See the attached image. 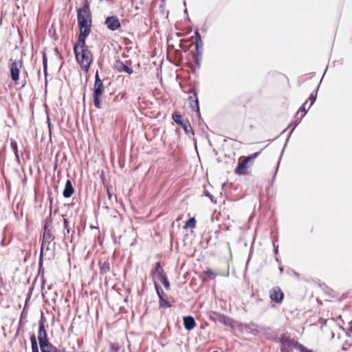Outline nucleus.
Wrapping results in <instances>:
<instances>
[{
  "label": "nucleus",
  "mask_w": 352,
  "mask_h": 352,
  "mask_svg": "<svg viewBox=\"0 0 352 352\" xmlns=\"http://www.w3.org/2000/svg\"><path fill=\"white\" fill-rule=\"evenodd\" d=\"M107 194H108L109 199H111V194L109 192V188H107Z\"/></svg>",
  "instance_id": "35"
},
{
  "label": "nucleus",
  "mask_w": 352,
  "mask_h": 352,
  "mask_svg": "<svg viewBox=\"0 0 352 352\" xmlns=\"http://www.w3.org/2000/svg\"><path fill=\"white\" fill-rule=\"evenodd\" d=\"M11 146L14 149V151L15 152V155L17 156L18 150H17V144H16V143L15 142H11Z\"/></svg>",
  "instance_id": "33"
},
{
  "label": "nucleus",
  "mask_w": 352,
  "mask_h": 352,
  "mask_svg": "<svg viewBox=\"0 0 352 352\" xmlns=\"http://www.w3.org/2000/svg\"><path fill=\"white\" fill-rule=\"evenodd\" d=\"M172 118L174 120V122L178 124L181 125L184 122V120L182 118V116L179 112H175L172 115Z\"/></svg>",
  "instance_id": "23"
},
{
  "label": "nucleus",
  "mask_w": 352,
  "mask_h": 352,
  "mask_svg": "<svg viewBox=\"0 0 352 352\" xmlns=\"http://www.w3.org/2000/svg\"><path fill=\"white\" fill-rule=\"evenodd\" d=\"M155 288L159 297V307L162 308L170 307L172 306L171 298L164 292L158 283H155Z\"/></svg>",
  "instance_id": "6"
},
{
  "label": "nucleus",
  "mask_w": 352,
  "mask_h": 352,
  "mask_svg": "<svg viewBox=\"0 0 352 352\" xmlns=\"http://www.w3.org/2000/svg\"><path fill=\"white\" fill-rule=\"evenodd\" d=\"M195 44L197 51H198L199 48L202 46L201 35L198 31H195Z\"/></svg>",
  "instance_id": "22"
},
{
  "label": "nucleus",
  "mask_w": 352,
  "mask_h": 352,
  "mask_svg": "<svg viewBox=\"0 0 352 352\" xmlns=\"http://www.w3.org/2000/svg\"><path fill=\"white\" fill-rule=\"evenodd\" d=\"M104 90L102 80L100 78L98 73L95 76V82L93 88V101L94 107L97 109L101 108V98Z\"/></svg>",
  "instance_id": "4"
},
{
  "label": "nucleus",
  "mask_w": 352,
  "mask_h": 352,
  "mask_svg": "<svg viewBox=\"0 0 352 352\" xmlns=\"http://www.w3.org/2000/svg\"><path fill=\"white\" fill-rule=\"evenodd\" d=\"M63 224L64 227L66 230V232H64V235L66 236L67 234H69L71 232V228L69 226V221L65 217H63Z\"/></svg>",
  "instance_id": "28"
},
{
  "label": "nucleus",
  "mask_w": 352,
  "mask_h": 352,
  "mask_svg": "<svg viewBox=\"0 0 352 352\" xmlns=\"http://www.w3.org/2000/svg\"><path fill=\"white\" fill-rule=\"evenodd\" d=\"M280 344L281 352H290L293 348H296L298 351V346L302 345L298 342L287 337H282L280 339Z\"/></svg>",
  "instance_id": "8"
},
{
  "label": "nucleus",
  "mask_w": 352,
  "mask_h": 352,
  "mask_svg": "<svg viewBox=\"0 0 352 352\" xmlns=\"http://www.w3.org/2000/svg\"><path fill=\"white\" fill-rule=\"evenodd\" d=\"M318 87V86L317 85H315L314 91L311 94L309 98V100L311 101V103L308 105V109H309L311 107V105L314 103L316 99Z\"/></svg>",
  "instance_id": "25"
},
{
  "label": "nucleus",
  "mask_w": 352,
  "mask_h": 352,
  "mask_svg": "<svg viewBox=\"0 0 352 352\" xmlns=\"http://www.w3.org/2000/svg\"><path fill=\"white\" fill-rule=\"evenodd\" d=\"M161 282L166 290H169L170 289V284L167 277L162 280Z\"/></svg>",
  "instance_id": "30"
},
{
  "label": "nucleus",
  "mask_w": 352,
  "mask_h": 352,
  "mask_svg": "<svg viewBox=\"0 0 352 352\" xmlns=\"http://www.w3.org/2000/svg\"><path fill=\"white\" fill-rule=\"evenodd\" d=\"M250 101V98L248 97L239 98L234 102V107L236 111H238L240 107L245 108L246 104H248Z\"/></svg>",
  "instance_id": "17"
},
{
  "label": "nucleus",
  "mask_w": 352,
  "mask_h": 352,
  "mask_svg": "<svg viewBox=\"0 0 352 352\" xmlns=\"http://www.w3.org/2000/svg\"><path fill=\"white\" fill-rule=\"evenodd\" d=\"M213 320L214 321L219 322L226 327H232L233 324L232 320L231 318L221 314L214 313Z\"/></svg>",
  "instance_id": "12"
},
{
  "label": "nucleus",
  "mask_w": 352,
  "mask_h": 352,
  "mask_svg": "<svg viewBox=\"0 0 352 352\" xmlns=\"http://www.w3.org/2000/svg\"><path fill=\"white\" fill-rule=\"evenodd\" d=\"M30 340L32 343V352H38L37 342L34 335L30 338Z\"/></svg>",
  "instance_id": "27"
},
{
  "label": "nucleus",
  "mask_w": 352,
  "mask_h": 352,
  "mask_svg": "<svg viewBox=\"0 0 352 352\" xmlns=\"http://www.w3.org/2000/svg\"><path fill=\"white\" fill-rule=\"evenodd\" d=\"M114 69L119 72H126L129 74H131L133 72L132 68L128 67L120 60H116L114 63Z\"/></svg>",
  "instance_id": "14"
},
{
  "label": "nucleus",
  "mask_w": 352,
  "mask_h": 352,
  "mask_svg": "<svg viewBox=\"0 0 352 352\" xmlns=\"http://www.w3.org/2000/svg\"><path fill=\"white\" fill-rule=\"evenodd\" d=\"M52 223V219L50 217L46 219L45 223L44 226V232L43 236V241L41 245V252L43 249L47 245H49L54 239V236L52 234L50 230L48 229V226ZM43 263L42 260V252L41 253L40 259H39V265L41 266Z\"/></svg>",
  "instance_id": "5"
},
{
  "label": "nucleus",
  "mask_w": 352,
  "mask_h": 352,
  "mask_svg": "<svg viewBox=\"0 0 352 352\" xmlns=\"http://www.w3.org/2000/svg\"><path fill=\"white\" fill-rule=\"evenodd\" d=\"M23 66V61L22 58L14 60L10 65V76L14 82H17L19 79V73L21 69Z\"/></svg>",
  "instance_id": "7"
},
{
  "label": "nucleus",
  "mask_w": 352,
  "mask_h": 352,
  "mask_svg": "<svg viewBox=\"0 0 352 352\" xmlns=\"http://www.w3.org/2000/svg\"><path fill=\"white\" fill-rule=\"evenodd\" d=\"M203 280H204V281H206V278H203Z\"/></svg>",
  "instance_id": "36"
},
{
  "label": "nucleus",
  "mask_w": 352,
  "mask_h": 352,
  "mask_svg": "<svg viewBox=\"0 0 352 352\" xmlns=\"http://www.w3.org/2000/svg\"><path fill=\"white\" fill-rule=\"evenodd\" d=\"M74 193V188L70 179H67L65 188L63 192V197L65 198L71 197Z\"/></svg>",
  "instance_id": "15"
},
{
  "label": "nucleus",
  "mask_w": 352,
  "mask_h": 352,
  "mask_svg": "<svg viewBox=\"0 0 352 352\" xmlns=\"http://www.w3.org/2000/svg\"><path fill=\"white\" fill-rule=\"evenodd\" d=\"M38 339L39 341V344L48 340L47 337V332L45 327V322L44 320L43 319H41L39 321Z\"/></svg>",
  "instance_id": "13"
},
{
  "label": "nucleus",
  "mask_w": 352,
  "mask_h": 352,
  "mask_svg": "<svg viewBox=\"0 0 352 352\" xmlns=\"http://www.w3.org/2000/svg\"><path fill=\"white\" fill-rule=\"evenodd\" d=\"M109 270V265L106 263H104L102 266H100V271L102 273H106Z\"/></svg>",
  "instance_id": "31"
},
{
  "label": "nucleus",
  "mask_w": 352,
  "mask_h": 352,
  "mask_svg": "<svg viewBox=\"0 0 352 352\" xmlns=\"http://www.w3.org/2000/svg\"><path fill=\"white\" fill-rule=\"evenodd\" d=\"M204 274H206L210 279H214L218 275L217 272L210 268H207V270L204 272Z\"/></svg>",
  "instance_id": "26"
},
{
  "label": "nucleus",
  "mask_w": 352,
  "mask_h": 352,
  "mask_svg": "<svg viewBox=\"0 0 352 352\" xmlns=\"http://www.w3.org/2000/svg\"><path fill=\"white\" fill-rule=\"evenodd\" d=\"M180 126L182 127L186 133H193L192 128L188 120H184V122L180 125Z\"/></svg>",
  "instance_id": "20"
},
{
  "label": "nucleus",
  "mask_w": 352,
  "mask_h": 352,
  "mask_svg": "<svg viewBox=\"0 0 352 352\" xmlns=\"http://www.w3.org/2000/svg\"><path fill=\"white\" fill-rule=\"evenodd\" d=\"M151 274L160 281L167 277L160 262L155 263V267L151 272Z\"/></svg>",
  "instance_id": "11"
},
{
  "label": "nucleus",
  "mask_w": 352,
  "mask_h": 352,
  "mask_svg": "<svg viewBox=\"0 0 352 352\" xmlns=\"http://www.w3.org/2000/svg\"><path fill=\"white\" fill-rule=\"evenodd\" d=\"M120 349V345L117 342H111L110 343V351L111 352H118Z\"/></svg>",
  "instance_id": "29"
},
{
  "label": "nucleus",
  "mask_w": 352,
  "mask_h": 352,
  "mask_svg": "<svg viewBox=\"0 0 352 352\" xmlns=\"http://www.w3.org/2000/svg\"><path fill=\"white\" fill-rule=\"evenodd\" d=\"M87 37H78L76 43L74 46V52L77 63L81 69L87 73L93 62V54L89 47L86 45Z\"/></svg>",
  "instance_id": "1"
},
{
  "label": "nucleus",
  "mask_w": 352,
  "mask_h": 352,
  "mask_svg": "<svg viewBox=\"0 0 352 352\" xmlns=\"http://www.w3.org/2000/svg\"><path fill=\"white\" fill-rule=\"evenodd\" d=\"M107 28L111 31L118 30L121 27L120 22L118 18L116 16H108L104 22Z\"/></svg>",
  "instance_id": "10"
},
{
  "label": "nucleus",
  "mask_w": 352,
  "mask_h": 352,
  "mask_svg": "<svg viewBox=\"0 0 352 352\" xmlns=\"http://www.w3.org/2000/svg\"><path fill=\"white\" fill-rule=\"evenodd\" d=\"M125 96V93H120L118 94L113 99L115 102L118 101L119 100H122Z\"/></svg>",
  "instance_id": "32"
},
{
  "label": "nucleus",
  "mask_w": 352,
  "mask_h": 352,
  "mask_svg": "<svg viewBox=\"0 0 352 352\" xmlns=\"http://www.w3.org/2000/svg\"><path fill=\"white\" fill-rule=\"evenodd\" d=\"M41 352H57V348L52 345L49 340L39 344Z\"/></svg>",
  "instance_id": "16"
},
{
  "label": "nucleus",
  "mask_w": 352,
  "mask_h": 352,
  "mask_svg": "<svg viewBox=\"0 0 352 352\" xmlns=\"http://www.w3.org/2000/svg\"><path fill=\"white\" fill-rule=\"evenodd\" d=\"M77 20L80 30L78 37H87L92 25L91 12L88 1L85 0L82 6L77 9Z\"/></svg>",
  "instance_id": "2"
},
{
  "label": "nucleus",
  "mask_w": 352,
  "mask_h": 352,
  "mask_svg": "<svg viewBox=\"0 0 352 352\" xmlns=\"http://www.w3.org/2000/svg\"><path fill=\"white\" fill-rule=\"evenodd\" d=\"M261 151L256 152L248 157H241L239 159L237 166L234 169V173L239 175H245L249 173L248 163L252 162L257 157L260 155Z\"/></svg>",
  "instance_id": "3"
},
{
  "label": "nucleus",
  "mask_w": 352,
  "mask_h": 352,
  "mask_svg": "<svg viewBox=\"0 0 352 352\" xmlns=\"http://www.w3.org/2000/svg\"><path fill=\"white\" fill-rule=\"evenodd\" d=\"M184 325L186 330H192L196 325L195 319L192 316H186L184 318Z\"/></svg>",
  "instance_id": "18"
},
{
  "label": "nucleus",
  "mask_w": 352,
  "mask_h": 352,
  "mask_svg": "<svg viewBox=\"0 0 352 352\" xmlns=\"http://www.w3.org/2000/svg\"><path fill=\"white\" fill-rule=\"evenodd\" d=\"M188 99H189V100H190V107L193 110H196L197 111H199V101H198V98L197 96V94L194 93L193 96H190Z\"/></svg>",
  "instance_id": "19"
},
{
  "label": "nucleus",
  "mask_w": 352,
  "mask_h": 352,
  "mask_svg": "<svg viewBox=\"0 0 352 352\" xmlns=\"http://www.w3.org/2000/svg\"><path fill=\"white\" fill-rule=\"evenodd\" d=\"M196 227V219L194 217L190 218L184 224V229L195 228Z\"/></svg>",
  "instance_id": "24"
},
{
  "label": "nucleus",
  "mask_w": 352,
  "mask_h": 352,
  "mask_svg": "<svg viewBox=\"0 0 352 352\" xmlns=\"http://www.w3.org/2000/svg\"><path fill=\"white\" fill-rule=\"evenodd\" d=\"M43 65H44V67H45L46 65H47V60H46L45 55L43 56Z\"/></svg>",
  "instance_id": "34"
},
{
  "label": "nucleus",
  "mask_w": 352,
  "mask_h": 352,
  "mask_svg": "<svg viewBox=\"0 0 352 352\" xmlns=\"http://www.w3.org/2000/svg\"><path fill=\"white\" fill-rule=\"evenodd\" d=\"M284 293L278 286L272 287L270 291V298L272 302L278 304L282 303L284 299Z\"/></svg>",
  "instance_id": "9"
},
{
  "label": "nucleus",
  "mask_w": 352,
  "mask_h": 352,
  "mask_svg": "<svg viewBox=\"0 0 352 352\" xmlns=\"http://www.w3.org/2000/svg\"><path fill=\"white\" fill-rule=\"evenodd\" d=\"M307 104H308L307 101L305 102L304 104H302V106L298 111L296 116H300V119L302 118L305 116L307 110L309 109L307 108V107H308Z\"/></svg>",
  "instance_id": "21"
}]
</instances>
